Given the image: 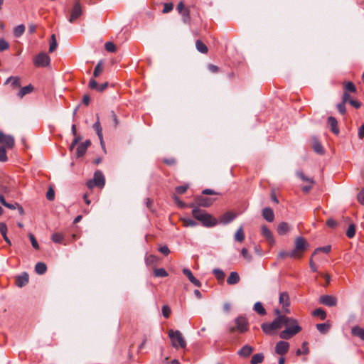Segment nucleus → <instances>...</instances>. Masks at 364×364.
<instances>
[{
    "label": "nucleus",
    "instance_id": "obj_1",
    "mask_svg": "<svg viewBox=\"0 0 364 364\" xmlns=\"http://www.w3.org/2000/svg\"><path fill=\"white\" fill-rule=\"evenodd\" d=\"M192 208V215L195 219L201 223L206 228L213 227L217 225L218 220L208 213L205 210L200 209L193 203L189 205Z\"/></svg>",
    "mask_w": 364,
    "mask_h": 364
},
{
    "label": "nucleus",
    "instance_id": "obj_2",
    "mask_svg": "<svg viewBox=\"0 0 364 364\" xmlns=\"http://www.w3.org/2000/svg\"><path fill=\"white\" fill-rule=\"evenodd\" d=\"M284 326L286 328L279 333V337L282 339H290L301 331L297 320L294 318L287 317V323Z\"/></svg>",
    "mask_w": 364,
    "mask_h": 364
},
{
    "label": "nucleus",
    "instance_id": "obj_3",
    "mask_svg": "<svg viewBox=\"0 0 364 364\" xmlns=\"http://www.w3.org/2000/svg\"><path fill=\"white\" fill-rule=\"evenodd\" d=\"M309 246L306 240L304 237H297L295 240V246L291 250V258L300 259Z\"/></svg>",
    "mask_w": 364,
    "mask_h": 364
},
{
    "label": "nucleus",
    "instance_id": "obj_4",
    "mask_svg": "<svg viewBox=\"0 0 364 364\" xmlns=\"http://www.w3.org/2000/svg\"><path fill=\"white\" fill-rule=\"evenodd\" d=\"M168 337L171 341V345L173 348H178V347L183 348L186 346V342L182 333L176 330L173 331L170 329L168 332Z\"/></svg>",
    "mask_w": 364,
    "mask_h": 364
},
{
    "label": "nucleus",
    "instance_id": "obj_5",
    "mask_svg": "<svg viewBox=\"0 0 364 364\" xmlns=\"http://www.w3.org/2000/svg\"><path fill=\"white\" fill-rule=\"evenodd\" d=\"M105 184V178L102 172L100 170L94 173L93 178L87 181L86 185L88 188L92 189L94 187L102 188Z\"/></svg>",
    "mask_w": 364,
    "mask_h": 364
},
{
    "label": "nucleus",
    "instance_id": "obj_6",
    "mask_svg": "<svg viewBox=\"0 0 364 364\" xmlns=\"http://www.w3.org/2000/svg\"><path fill=\"white\" fill-rule=\"evenodd\" d=\"M235 327L230 328L229 331L230 333L235 332V330L240 333H245L248 331L249 323L247 318L244 316H238L235 318Z\"/></svg>",
    "mask_w": 364,
    "mask_h": 364
},
{
    "label": "nucleus",
    "instance_id": "obj_7",
    "mask_svg": "<svg viewBox=\"0 0 364 364\" xmlns=\"http://www.w3.org/2000/svg\"><path fill=\"white\" fill-rule=\"evenodd\" d=\"M50 58L46 53H40L33 59L36 67H47L50 65Z\"/></svg>",
    "mask_w": 364,
    "mask_h": 364
},
{
    "label": "nucleus",
    "instance_id": "obj_8",
    "mask_svg": "<svg viewBox=\"0 0 364 364\" xmlns=\"http://www.w3.org/2000/svg\"><path fill=\"white\" fill-rule=\"evenodd\" d=\"M216 198H209L204 196H198L195 198V203H193L197 207L201 206L204 208H208L215 201Z\"/></svg>",
    "mask_w": 364,
    "mask_h": 364
},
{
    "label": "nucleus",
    "instance_id": "obj_9",
    "mask_svg": "<svg viewBox=\"0 0 364 364\" xmlns=\"http://www.w3.org/2000/svg\"><path fill=\"white\" fill-rule=\"evenodd\" d=\"M343 94L342 97H343L344 101H348L350 100V93H355L357 92V89L355 85L350 81L344 82L343 83Z\"/></svg>",
    "mask_w": 364,
    "mask_h": 364
},
{
    "label": "nucleus",
    "instance_id": "obj_10",
    "mask_svg": "<svg viewBox=\"0 0 364 364\" xmlns=\"http://www.w3.org/2000/svg\"><path fill=\"white\" fill-rule=\"evenodd\" d=\"M82 7L79 1H77L71 11V14L68 18L70 23H74L82 14Z\"/></svg>",
    "mask_w": 364,
    "mask_h": 364
},
{
    "label": "nucleus",
    "instance_id": "obj_11",
    "mask_svg": "<svg viewBox=\"0 0 364 364\" xmlns=\"http://www.w3.org/2000/svg\"><path fill=\"white\" fill-rule=\"evenodd\" d=\"M319 302L325 306L332 307L336 306L337 299L332 295H323L319 297Z\"/></svg>",
    "mask_w": 364,
    "mask_h": 364
},
{
    "label": "nucleus",
    "instance_id": "obj_12",
    "mask_svg": "<svg viewBox=\"0 0 364 364\" xmlns=\"http://www.w3.org/2000/svg\"><path fill=\"white\" fill-rule=\"evenodd\" d=\"M289 349V343L287 341H280L278 343H277L275 346V352L278 355H280L282 356L284 355Z\"/></svg>",
    "mask_w": 364,
    "mask_h": 364
},
{
    "label": "nucleus",
    "instance_id": "obj_13",
    "mask_svg": "<svg viewBox=\"0 0 364 364\" xmlns=\"http://www.w3.org/2000/svg\"><path fill=\"white\" fill-rule=\"evenodd\" d=\"M89 87L91 90H95L97 92H103L107 87H108V82H104L101 85H99L97 82L94 78H91L89 82L88 85Z\"/></svg>",
    "mask_w": 364,
    "mask_h": 364
},
{
    "label": "nucleus",
    "instance_id": "obj_14",
    "mask_svg": "<svg viewBox=\"0 0 364 364\" xmlns=\"http://www.w3.org/2000/svg\"><path fill=\"white\" fill-rule=\"evenodd\" d=\"M287 316L279 315L272 322L277 331L281 329L287 323Z\"/></svg>",
    "mask_w": 364,
    "mask_h": 364
},
{
    "label": "nucleus",
    "instance_id": "obj_15",
    "mask_svg": "<svg viewBox=\"0 0 364 364\" xmlns=\"http://www.w3.org/2000/svg\"><path fill=\"white\" fill-rule=\"evenodd\" d=\"M287 316L279 315L272 322L277 331L281 329L287 323Z\"/></svg>",
    "mask_w": 364,
    "mask_h": 364
},
{
    "label": "nucleus",
    "instance_id": "obj_16",
    "mask_svg": "<svg viewBox=\"0 0 364 364\" xmlns=\"http://www.w3.org/2000/svg\"><path fill=\"white\" fill-rule=\"evenodd\" d=\"M93 129L95 130L99 139L100 141V144L103 149H105V144L103 141V136H102V129L100 122V119L98 114H97V121L93 124Z\"/></svg>",
    "mask_w": 364,
    "mask_h": 364
},
{
    "label": "nucleus",
    "instance_id": "obj_17",
    "mask_svg": "<svg viewBox=\"0 0 364 364\" xmlns=\"http://www.w3.org/2000/svg\"><path fill=\"white\" fill-rule=\"evenodd\" d=\"M28 274L26 272H23L20 275L16 277V284L18 287H23L28 283Z\"/></svg>",
    "mask_w": 364,
    "mask_h": 364
},
{
    "label": "nucleus",
    "instance_id": "obj_18",
    "mask_svg": "<svg viewBox=\"0 0 364 364\" xmlns=\"http://www.w3.org/2000/svg\"><path fill=\"white\" fill-rule=\"evenodd\" d=\"M327 122L331 128V131L333 134L338 135L339 134V129L338 127L337 119L335 117L331 116L328 117Z\"/></svg>",
    "mask_w": 364,
    "mask_h": 364
},
{
    "label": "nucleus",
    "instance_id": "obj_19",
    "mask_svg": "<svg viewBox=\"0 0 364 364\" xmlns=\"http://www.w3.org/2000/svg\"><path fill=\"white\" fill-rule=\"evenodd\" d=\"M253 351L254 348L252 346L249 345H245L240 350H238L237 354L242 358H248Z\"/></svg>",
    "mask_w": 364,
    "mask_h": 364
},
{
    "label": "nucleus",
    "instance_id": "obj_20",
    "mask_svg": "<svg viewBox=\"0 0 364 364\" xmlns=\"http://www.w3.org/2000/svg\"><path fill=\"white\" fill-rule=\"evenodd\" d=\"M311 142L313 149L314 150L315 152L320 155H323L325 153L321 144L316 137H313L311 139Z\"/></svg>",
    "mask_w": 364,
    "mask_h": 364
},
{
    "label": "nucleus",
    "instance_id": "obj_21",
    "mask_svg": "<svg viewBox=\"0 0 364 364\" xmlns=\"http://www.w3.org/2000/svg\"><path fill=\"white\" fill-rule=\"evenodd\" d=\"M262 331L267 335H272L277 331L274 326L271 323H263L261 325Z\"/></svg>",
    "mask_w": 364,
    "mask_h": 364
},
{
    "label": "nucleus",
    "instance_id": "obj_22",
    "mask_svg": "<svg viewBox=\"0 0 364 364\" xmlns=\"http://www.w3.org/2000/svg\"><path fill=\"white\" fill-rule=\"evenodd\" d=\"M261 230L262 236H264L269 243L272 244L274 242L273 235L270 230L266 225H262L261 228Z\"/></svg>",
    "mask_w": 364,
    "mask_h": 364
},
{
    "label": "nucleus",
    "instance_id": "obj_23",
    "mask_svg": "<svg viewBox=\"0 0 364 364\" xmlns=\"http://www.w3.org/2000/svg\"><path fill=\"white\" fill-rule=\"evenodd\" d=\"M235 218V215L233 213L227 212L220 217V223L226 225L232 222Z\"/></svg>",
    "mask_w": 364,
    "mask_h": 364
},
{
    "label": "nucleus",
    "instance_id": "obj_24",
    "mask_svg": "<svg viewBox=\"0 0 364 364\" xmlns=\"http://www.w3.org/2000/svg\"><path fill=\"white\" fill-rule=\"evenodd\" d=\"M3 146L1 147H6L7 149H12L15 145V140L13 136L6 135L1 143Z\"/></svg>",
    "mask_w": 364,
    "mask_h": 364
},
{
    "label": "nucleus",
    "instance_id": "obj_25",
    "mask_svg": "<svg viewBox=\"0 0 364 364\" xmlns=\"http://www.w3.org/2000/svg\"><path fill=\"white\" fill-rule=\"evenodd\" d=\"M262 216L268 222H273L274 219V214L272 208H264L262 210Z\"/></svg>",
    "mask_w": 364,
    "mask_h": 364
},
{
    "label": "nucleus",
    "instance_id": "obj_26",
    "mask_svg": "<svg viewBox=\"0 0 364 364\" xmlns=\"http://www.w3.org/2000/svg\"><path fill=\"white\" fill-rule=\"evenodd\" d=\"M351 334L364 341V328L359 326H355L351 328Z\"/></svg>",
    "mask_w": 364,
    "mask_h": 364
},
{
    "label": "nucleus",
    "instance_id": "obj_27",
    "mask_svg": "<svg viewBox=\"0 0 364 364\" xmlns=\"http://www.w3.org/2000/svg\"><path fill=\"white\" fill-rule=\"evenodd\" d=\"M279 304L282 305L283 307H289L290 305L289 296L287 292H282L279 294Z\"/></svg>",
    "mask_w": 364,
    "mask_h": 364
},
{
    "label": "nucleus",
    "instance_id": "obj_28",
    "mask_svg": "<svg viewBox=\"0 0 364 364\" xmlns=\"http://www.w3.org/2000/svg\"><path fill=\"white\" fill-rule=\"evenodd\" d=\"M240 280V276L237 272H230L229 277L227 279V283L229 285H234L237 284Z\"/></svg>",
    "mask_w": 364,
    "mask_h": 364
},
{
    "label": "nucleus",
    "instance_id": "obj_29",
    "mask_svg": "<svg viewBox=\"0 0 364 364\" xmlns=\"http://www.w3.org/2000/svg\"><path fill=\"white\" fill-rule=\"evenodd\" d=\"M289 225L287 223L282 222L278 225L277 232L279 235H284L289 232Z\"/></svg>",
    "mask_w": 364,
    "mask_h": 364
},
{
    "label": "nucleus",
    "instance_id": "obj_30",
    "mask_svg": "<svg viewBox=\"0 0 364 364\" xmlns=\"http://www.w3.org/2000/svg\"><path fill=\"white\" fill-rule=\"evenodd\" d=\"M11 83V85L14 89H16L21 87L20 78L17 76H11L5 82V84Z\"/></svg>",
    "mask_w": 364,
    "mask_h": 364
},
{
    "label": "nucleus",
    "instance_id": "obj_31",
    "mask_svg": "<svg viewBox=\"0 0 364 364\" xmlns=\"http://www.w3.org/2000/svg\"><path fill=\"white\" fill-rule=\"evenodd\" d=\"M196 47L198 51L203 54H206L208 51V48L206 45L200 40L198 39L196 41Z\"/></svg>",
    "mask_w": 364,
    "mask_h": 364
},
{
    "label": "nucleus",
    "instance_id": "obj_32",
    "mask_svg": "<svg viewBox=\"0 0 364 364\" xmlns=\"http://www.w3.org/2000/svg\"><path fill=\"white\" fill-rule=\"evenodd\" d=\"M35 271L38 274L42 275L47 271V266L44 262H39L35 266Z\"/></svg>",
    "mask_w": 364,
    "mask_h": 364
},
{
    "label": "nucleus",
    "instance_id": "obj_33",
    "mask_svg": "<svg viewBox=\"0 0 364 364\" xmlns=\"http://www.w3.org/2000/svg\"><path fill=\"white\" fill-rule=\"evenodd\" d=\"M245 236L243 231V227L240 226L235 234V240L239 242H242L245 240Z\"/></svg>",
    "mask_w": 364,
    "mask_h": 364
},
{
    "label": "nucleus",
    "instance_id": "obj_34",
    "mask_svg": "<svg viewBox=\"0 0 364 364\" xmlns=\"http://www.w3.org/2000/svg\"><path fill=\"white\" fill-rule=\"evenodd\" d=\"M33 87L32 85L30 84L27 86H25V87L21 88V90L18 92L17 95L20 98H22L26 95L31 93L33 91Z\"/></svg>",
    "mask_w": 364,
    "mask_h": 364
},
{
    "label": "nucleus",
    "instance_id": "obj_35",
    "mask_svg": "<svg viewBox=\"0 0 364 364\" xmlns=\"http://www.w3.org/2000/svg\"><path fill=\"white\" fill-rule=\"evenodd\" d=\"M331 325L328 323H323L316 324L317 330L322 334H326L328 332Z\"/></svg>",
    "mask_w": 364,
    "mask_h": 364
},
{
    "label": "nucleus",
    "instance_id": "obj_36",
    "mask_svg": "<svg viewBox=\"0 0 364 364\" xmlns=\"http://www.w3.org/2000/svg\"><path fill=\"white\" fill-rule=\"evenodd\" d=\"M264 358V354L262 353H257L253 355L251 358L250 363L251 364H260L263 362Z\"/></svg>",
    "mask_w": 364,
    "mask_h": 364
},
{
    "label": "nucleus",
    "instance_id": "obj_37",
    "mask_svg": "<svg viewBox=\"0 0 364 364\" xmlns=\"http://www.w3.org/2000/svg\"><path fill=\"white\" fill-rule=\"evenodd\" d=\"M184 227H196L198 223L189 218H183L181 219Z\"/></svg>",
    "mask_w": 364,
    "mask_h": 364
},
{
    "label": "nucleus",
    "instance_id": "obj_38",
    "mask_svg": "<svg viewBox=\"0 0 364 364\" xmlns=\"http://www.w3.org/2000/svg\"><path fill=\"white\" fill-rule=\"evenodd\" d=\"M254 310L261 316H264L266 314V310L264 308L262 304L259 301H257L255 304Z\"/></svg>",
    "mask_w": 364,
    "mask_h": 364
},
{
    "label": "nucleus",
    "instance_id": "obj_39",
    "mask_svg": "<svg viewBox=\"0 0 364 364\" xmlns=\"http://www.w3.org/2000/svg\"><path fill=\"white\" fill-rule=\"evenodd\" d=\"M103 71V63L102 60H100L97 65L95 68L94 72H93V77L94 79L95 77H97Z\"/></svg>",
    "mask_w": 364,
    "mask_h": 364
},
{
    "label": "nucleus",
    "instance_id": "obj_40",
    "mask_svg": "<svg viewBox=\"0 0 364 364\" xmlns=\"http://www.w3.org/2000/svg\"><path fill=\"white\" fill-rule=\"evenodd\" d=\"M154 275L156 277H167L168 272L164 268H156L154 269Z\"/></svg>",
    "mask_w": 364,
    "mask_h": 364
},
{
    "label": "nucleus",
    "instance_id": "obj_41",
    "mask_svg": "<svg viewBox=\"0 0 364 364\" xmlns=\"http://www.w3.org/2000/svg\"><path fill=\"white\" fill-rule=\"evenodd\" d=\"M25 31V26L23 24H20L16 26L14 29V36L18 38L23 35Z\"/></svg>",
    "mask_w": 364,
    "mask_h": 364
},
{
    "label": "nucleus",
    "instance_id": "obj_42",
    "mask_svg": "<svg viewBox=\"0 0 364 364\" xmlns=\"http://www.w3.org/2000/svg\"><path fill=\"white\" fill-rule=\"evenodd\" d=\"M51 239L55 243H62L64 240V235L60 232H55L52 235Z\"/></svg>",
    "mask_w": 364,
    "mask_h": 364
},
{
    "label": "nucleus",
    "instance_id": "obj_43",
    "mask_svg": "<svg viewBox=\"0 0 364 364\" xmlns=\"http://www.w3.org/2000/svg\"><path fill=\"white\" fill-rule=\"evenodd\" d=\"M86 151L87 149L85 148V146L81 143L76 149L75 155L77 158L81 157L86 153Z\"/></svg>",
    "mask_w": 364,
    "mask_h": 364
},
{
    "label": "nucleus",
    "instance_id": "obj_44",
    "mask_svg": "<svg viewBox=\"0 0 364 364\" xmlns=\"http://www.w3.org/2000/svg\"><path fill=\"white\" fill-rule=\"evenodd\" d=\"M313 315L314 316H320L321 320H325L326 318V313L322 309H316L313 311Z\"/></svg>",
    "mask_w": 364,
    "mask_h": 364
},
{
    "label": "nucleus",
    "instance_id": "obj_45",
    "mask_svg": "<svg viewBox=\"0 0 364 364\" xmlns=\"http://www.w3.org/2000/svg\"><path fill=\"white\" fill-rule=\"evenodd\" d=\"M348 101H344L343 100V97H342V101L341 102L338 103L337 105V109H338V111L339 112V113L342 115L345 114L346 112V103Z\"/></svg>",
    "mask_w": 364,
    "mask_h": 364
},
{
    "label": "nucleus",
    "instance_id": "obj_46",
    "mask_svg": "<svg viewBox=\"0 0 364 364\" xmlns=\"http://www.w3.org/2000/svg\"><path fill=\"white\" fill-rule=\"evenodd\" d=\"M355 225L354 224H350L348 230L346 231V236L348 238H353L355 236Z\"/></svg>",
    "mask_w": 364,
    "mask_h": 364
},
{
    "label": "nucleus",
    "instance_id": "obj_47",
    "mask_svg": "<svg viewBox=\"0 0 364 364\" xmlns=\"http://www.w3.org/2000/svg\"><path fill=\"white\" fill-rule=\"evenodd\" d=\"M8 161L7 151L6 147H0V162H6Z\"/></svg>",
    "mask_w": 364,
    "mask_h": 364
},
{
    "label": "nucleus",
    "instance_id": "obj_48",
    "mask_svg": "<svg viewBox=\"0 0 364 364\" xmlns=\"http://www.w3.org/2000/svg\"><path fill=\"white\" fill-rule=\"evenodd\" d=\"M183 18V20L185 23L188 22L191 19L190 16V10L188 8L185 9L183 11H182V13H179Z\"/></svg>",
    "mask_w": 364,
    "mask_h": 364
},
{
    "label": "nucleus",
    "instance_id": "obj_49",
    "mask_svg": "<svg viewBox=\"0 0 364 364\" xmlns=\"http://www.w3.org/2000/svg\"><path fill=\"white\" fill-rule=\"evenodd\" d=\"M57 47V41L55 38V34H53L50 38V47H49V52L52 53L53 52Z\"/></svg>",
    "mask_w": 364,
    "mask_h": 364
},
{
    "label": "nucleus",
    "instance_id": "obj_50",
    "mask_svg": "<svg viewBox=\"0 0 364 364\" xmlns=\"http://www.w3.org/2000/svg\"><path fill=\"white\" fill-rule=\"evenodd\" d=\"M213 274L218 280H223L225 278V273L220 269H215L213 270Z\"/></svg>",
    "mask_w": 364,
    "mask_h": 364
},
{
    "label": "nucleus",
    "instance_id": "obj_51",
    "mask_svg": "<svg viewBox=\"0 0 364 364\" xmlns=\"http://www.w3.org/2000/svg\"><path fill=\"white\" fill-rule=\"evenodd\" d=\"M162 314L166 318H168L171 313V308L168 305H164L162 306Z\"/></svg>",
    "mask_w": 364,
    "mask_h": 364
},
{
    "label": "nucleus",
    "instance_id": "obj_52",
    "mask_svg": "<svg viewBox=\"0 0 364 364\" xmlns=\"http://www.w3.org/2000/svg\"><path fill=\"white\" fill-rule=\"evenodd\" d=\"M241 255L243 257V258L247 261H251L252 259V255L249 253L247 249L245 247H243L241 250Z\"/></svg>",
    "mask_w": 364,
    "mask_h": 364
},
{
    "label": "nucleus",
    "instance_id": "obj_53",
    "mask_svg": "<svg viewBox=\"0 0 364 364\" xmlns=\"http://www.w3.org/2000/svg\"><path fill=\"white\" fill-rule=\"evenodd\" d=\"M105 46L107 52L114 53L116 51V46L112 42H107Z\"/></svg>",
    "mask_w": 364,
    "mask_h": 364
},
{
    "label": "nucleus",
    "instance_id": "obj_54",
    "mask_svg": "<svg viewBox=\"0 0 364 364\" xmlns=\"http://www.w3.org/2000/svg\"><path fill=\"white\" fill-rule=\"evenodd\" d=\"M173 4L172 3L164 4V9L162 10L163 14H167L173 10Z\"/></svg>",
    "mask_w": 364,
    "mask_h": 364
},
{
    "label": "nucleus",
    "instance_id": "obj_55",
    "mask_svg": "<svg viewBox=\"0 0 364 364\" xmlns=\"http://www.w3.org/2000/svg\"><path fill=\"white\" fill-rule=\"evenodd\" d=\"M173 199L179 208H184L186 207V204L184 202L181 201V199L176 195L174 194L173 196Z\"/></svg>",
    "mask_w": 364,
    "mask_h": 364
},
{
    "label": "nucleus",
    "instance_id": "obj_56",
    "mask_svg": "<svg viewBox=\"0 0 364 364\" xmlns=\"http://www.w3.org/2000/svg\"><path fill=\"white\" fill-rule=\"evenodd\" d=\"M297 176L303 181H307L311 184H314V181L313 178L306 176L302 172H297Z\"/></svg>",
    "mask_w": 364,
    "mask_h": 364
},
{
    "label": "nucleus",
    "instance_id": "obj_57",
    "mask_svg": "<svg viewBox=\"0 0 364 364\" xmlns=\"http://www.w3.org/2000/svg\"><path fill=\"white\" fill-rule=\"evenodd\" d=\"M28 237L31 240V242L33 247L35 248L36 250L39 249L38 243L36 237H34V235L33 234L30 233Z\"/></svg>",
    "mask_w": 364,
    "mask_h": 364
},
{
    "label": "nucleus",
    "instance_id": "obj_58",
    "mask_svg": "<svg viewBox=\"0 0 364 364\" xmlns=\"http://www.w3.org/2000/svg\"><path fill=\"white\" fill-rule=\"evenodd\" d=\"M188 188V185H183L176 187L175 190L178 194H183L187 191Z\"/></svg>",
    "mask_w": 364,
    "mask_h": 364
},
{
    "label": "nucleus",
    "instance_id": "obj_59",
    "mask_svg": "<svg viewBox=\"0 0 364 364\" xmlns=\"http://www.w3.org/2000/svg\"><path fill=\"white\" fill-rule=\"evenodd\" d=\"M46 198L52 201L55 198V191L52 188H50L46 193Z\"/></svg>",
    "mask_w": 364,
    "mask_h": 364
},
{
    "label": "nucleus",
    "instance_id": "obj_60",
    "mask_svg": "<svg viewBox=\"0 0 364 364\" xmlns=\"http://www.w3.org/2000/svg\"><path fill=\"white\" fill-rule=\"evenodd\" d=\"M331 247L330 245L324 246V247H318V248H316L314 250L313 255H315L318 251H322V252H323L325 253H328L331 251Z\"/></svg>",
    "mask_w": 364,
    "mask_h": 364
},
{
    "label": "nucleus",
    "instance_id": "obj_61",
    "mask_svg": "<svg viewBox=\"0 0 364 364\" xmlns=\"http://www.w3.org/2000/svg\"><path fill=\"white\" fill-rule=\"evenodd\" d=\"M9 43L4 39H0V51L2 52L9 48Z\"/></svg>",
    "mask_w": 364,
    "mask_h": 364
},
{
    "label": "nucleus",
    "instance_id": "obj_62",
    "mask_svg": "<svg viewBox=\"0 0 364 364\" xmlns=\"http://www.w3.org/2000/svg\"><path fill=\"white\" fill-rule=\"evenodd\" d=\"M351 106H353V107L358 109V108H360V106H361V103L359 102L358 101H356L355 100H353L351 98V97H350V100H348V102Z\"/></svg>",
    "mask_w": 364,
    "mask_h": 364
},
{
    "label": "nucleus",
    "instance_id": "obj_63",
    "mask_svg": "<svg viewBox=\"0 0 364 364\" xmlns=\"http://www.w3.org/2000/svg\"><path fill=\"white\" fill-rule=\"evenodd\" d=\"M337 225H338L337 222L332 218H329L326 221V225L329 228H334L337 226Z\"/></svg>",
    "mask_w": 364,
    "mask_h": 364
},
{
    "label": "nucleus",
    "instance_id": "obj_64",
    "mask_svg": "<svg viewBox=\"0 0 364 364\" xmlns=\"http://www.w3.org/2000/svg\"><path fill=\"white\" fill-rule=\"evenodd\" d=\"M358 202L364 205V189H362L357 196Z\"/></svg>",
    "mask_w": 364,
    "mask_h": 364
}]
</instances>
